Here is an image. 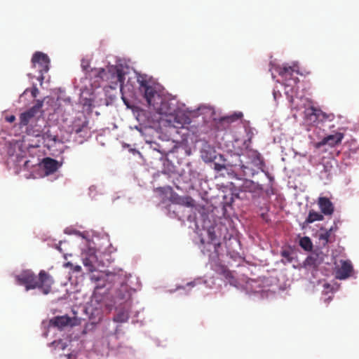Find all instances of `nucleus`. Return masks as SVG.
Returning a JSON list of instances; mask_svg holds the SVG:
<instances>
[{"label": "nucleus", "instance_id": "nucleus-11", "mask_svg": "<svg viewBox=\"0 0 359 359\" xmlns=\"http://www.w3.org/2000/svg\"><path fill=\"white\" fill-rule=\"evenodd\" d=\"M50 325L60 330L67 326L72 325V319L67 316H55L53 318L50 320Z\"/></svg>", "mask_w": 359, "mask_h": 359}, {"label": "nucleus", "instance_id": "nucleus-26", "mask_svg": "<svg viewBox=\"0 0 359 359\" xmlns=\"http://www.w3.org/2000/svg\"><path fill=\"white\" fill-rule=\"evenodd\" d=\"M66 268H70L74 272H80L81 271V266L79 265H74L71 262H67L64 264Z\"/></svg>", "mask_w": 359, "mask_h": 359}, {"label": "nucleus", "instance_id": "nucleus-23", "mask_svg": "<svg viewBox=\"0 0 359 359\" xmlns=\"http://www.w3.org/2000/svg\"><path fill=\"white\" fill-rule=\"evenodd\" d=\"M243 117V114L241 112L234 113L232 115L228 116L224 118V120L228 122H233L238 119H241Z\"/></svg>", "mask_w": 359, "mask_h": 359}, {"label": "nucleus", "instance_id": "nucleus-39", "mask_svg": "<svg viewBox=\"0 0 359 359\" xmlns=\"http://www.w3.org/2000/svg\"><path fill=\"white\" fill-rule=\"evenodd\" d=\"M103 286H104L103 285H97V287H102Z\"/></svg>", "mask_w": 359, "mask_h": 359}, {"label": "nucleus", "instance_id": "nucleus-33", "mask_svg": "<svg viewBox=\"0 0 359 359\" xmlns=\"http://www.w3.org/2000/svg\"><path fill=\"white\" fill-rule=\"evenodd\" d=\"M121 290L124 292H127V285H121Z\"/></svg>", "mask_w": 359, "mask_h": 359}, {"label": "nucleus", "instance_id": "nucleus-7", "mask_svg": "<svg viewBox=\"0 0 359 359\" xmlns=\"http://www.w3.org/2000/svg\"><path fill=\"white\" fill-rule=\"evenodd\" d=\"M353 271V266L348 260H341V266L336 268L335 277L339 280L348 278Z\"/></svg>", "mask_w": 359, "mask_h": 359}, {"label": "nucleus", "instance_id": "nucleus-5", "mask_svg": "<svg viewBox=\"0 0 359 359\" xmlns=\"http://www.w3.org/2000/svg\"><path fill=\"white\" fill-rule=\"evenodd\" d=\"M208 241L207 245L203 247V252H210L213 250V252L210 254L209 256L212 258H218L219 255V248L221 247V243L217 239L213 228H209L207 231Z\"/></svg>", "mask_w": 359, "mask_h": 359}, {"label": "nucleus", "instance_id": "nucleus-36", "mask_svg": "<svg viewBox=\"0 0 359 359\" xmlns=\"http://www.w3.org/2000/svg\"><path fill=\"white\" fill-rule=\"evenodd\" d=\"M262 217L263 219H265V215L264 214H262Z\"/></svg>", "mask_w": 359, "mask_h": 359}, {"label": "nucleus", "instance_id": "nucleus-4", "mask_svg": "<svg viewBox=\"0 0 359 359\" xmlns=\"http://www.w3.org/2000/svg\"><path fill=\"white\" fill-rule=\"evenodd\" d=\"M304 121L306 124L311 126H317L320 123L334 119L333 114H327L321 109L311 106L304 110Z\"/></svg>", "mask_w": 359, "mask_h": 359}, {"label": "nucleus", "instance_id": "nucleus-37", "mask_svg": "<svg viewBox=\"0 0 359 359\" xmlns=\"http://www.w3.org/2000/svg\"><path fill=\"white\" fill-rule=\"evenodd\" d=\"M201 243H202V244H204V243H205V242H204L203 239H201Z\"/></svg>", "mask_w": 359, "mask_h": 359}, {"label": "nucleus", "instance_id": "nucleus-18", "mask_svg": "<svg viewBox=\"0 0 359 359\" xmlns=\"http://www.w3.org/2000/svg\"><path fill=\"white\" fill-rule=\"evenodd\" d=\"M323 219V215L321 213L311 210L309 211V215L306 219V222L307 224H311L316 221H322Z\"/></svg>", "mask_w": 359, "mask_h": 359}, {"label": "nucleus", "instance_id": "nucleus-35", "mask_svg": "<svg viewBox=\"0 0 359 359\" xmlns=\"http://www.w3.org/2000/svg\"><path fill=\"white\" fill-rule=\"evenodd\" d=\"M205 158L207 159V161H212V156H210V157L205 156Z\"/></svg>", "mask_w": 359, "mask_h": 359}, {"label": "nucleus", "instance_id": "nucleus-38", "mask_svg": "<svg viewBox=\"0 0 359 359\" xmlns=\"http://www.w3.org/2000/svg\"><path fill=\"white\" fill-rule=\"evenodd\" d=\"M273 95H274V97H276V91H274V93H273Z\"/></svg>", "mask_w": 359, "mask_h": 359}, {"label": "nucleus", "instance_id": "nucleus-28", "mask_svg": "<svg viewBox=\"0 0 359 359\" xmlns=\"http://www.w3.org/2000/svg\"><path fill=\"white\" fill-rule=\"evenodd\" d=\"M83 265L88 268L89 271H93L95 269L94 266L88 259H85L83 260Z\"/></svg>", "mask_w": 359, "mask_h": 359}, {"label": "nucleus", "instance_id": "nucleus-32", "mask_svg": "<svg viewBox=\"0 0 359 359\" xmlns=\"http://www.w3.org/2000/svg\"><path fill=\"white\" fill-rule=\"evenodd\" d=\"M333 299L332 296H329L327 299H325V302L328 304L330 302H331Z\"/></svg>", "mask_w": 359, "mask_h": 359}, {"label": "nucleus", "instance_id": "nucleus-9", "mask_svg": "<svg viewBox=\"0 0 359 359\" xmlns=\"http://www.w3.org/2000/svg\"><path fill=\"white\" fill-rule=\"evenodd\" d=\"M191 114L193 116H203V118L205 121L215 119V109L210 106H200L197 108L196 111H192Z\"/></svg>", "mask_w": 359, "mask_h": 359}, {"label": "nucleus", "instance_id": "nucleus-31", "mask_svg": "<svg viewBox=\"0 0 359 359\" xmlns=\"http://www.w3.org/2000/svg\"><path fill=\"white\" fill-rule=\"evenodd\" d=\"M117 297L121 299H126V294H122V293H120V294H117Z\"/></svg>", "mask_w": 359, "mask_h": 359}, {"label": "nucleus", "instance_id": "nucleus-25", "mask_svg": "<svg viewBox=\"0 0 359 359\" xmlns=\"http://www.w3.org/2000/svg\"><path fill=\"white\" fill-rule=\"evenodd\" d=\"M51 345L54 346L55 348H57L62 350H64L67 347V344L62 339L53 341Z\"/></svg>", "mask_w": 359, "mask_h": 359}, {"label": "nucleus", "instance_id": "nucleus-22", "mask_svg": "<svg viewBox=\"0 0 359 359\" xmlns=\"http://www.w3.org/2000/svg\"><path fill=\"white\" fill-rule=\"evenodd\" d=\"M243 117V114L241 112L234 113L232 115L228 116L224 118V120L228 122H233L238 119H241Z\"/></svg>", "mask_w": 359, "mask_h": 359}, {"label": "nucleus", "instance_id": "nucleus-10", "mask_svg": "<svg viewBox=\"0 0 359 359\" xmlns=\"http://www.w3.org/2000/svg\"><path fill=\"white\" fill-rule=\"evenodd\" d=\"M318 204L321 212L325 215H331L334 212V205L330 200L326 197H320Z\"/></svg>", "mask_w": 359, "mask_h": 359}, {"label": "nucleus", "instance_id": "nucleus-13", "mask_svg": "<svg viewBox=\"0 0 359 359\" xmlns=\"http://www.w3.org/2000/svg\"><path fill=\"white\" fill-rule=\"evenodd\" d=\"M171 201L175 204L184 205L188 208H192L195 205L194 200L189 196H173L172 197Z\"/></svg>", "mask_w": 359, "mask_h": 359}, {"label": "nucleus", "instance_id": "nucleus-40", "mask_svg": "<svg viewBox=\"0 0 359 359\" xmlns=\"http://www.w3.org/2000/svg\"><path fill=\"white\" fill-rule=\"evenodd\" d=\"M57 248L60 251H61V248H60L59 246H58V247H57Z\"/></svg>", "mask_w": 359, "mask_h": 359}, {"label": "nucleus", "instance_id": "nucleus-24", "mask_svg": "<svg viewBox=\"0 0 359 359\" xmlns=\"http://www.w3.org/2000/svg\"><path fill=\"white\" fill-rule=\"evenodd\" d=\"M281 256L286 259L287 262H292L293 260V257H292V253L290 250H284L280 253Z\"/></svg>", "mask_w": 359, "mask_h": 359}, {"label": "nucleus", "instance_id": "nucleus-19", "mask_svg": "<svg viewBox=\"0 0 359 359\" xmlns=\"http://www.w3.org/2000/svg\"><path fill=\"white\" fill-rule=\"evenodd\" d=\"M299 245L306 251L311 250L313 247L311 240L307 236H304L300 239Z\"/></svg>", "mask_w": 359, "mask_h": 359}, {"label": "nucleus", "instance_id": "nucleus-1", "mask_svg": "<svg viewBox=\"0 0 359 359\" xmlns=\"http://www.w3.org/2000/svg\"><path fill=\"white\" fill-rule=\"evenodd\" d=\"M124 104L133 108L138 103H144L154 108L160 114L172 115L175 111L169 102L170 94L165 91H120Z\"/></svg>", "mask_w": 359, "mask_h": 359}, {"label": "nucleus", "instance_id": "nucleus-2", "mask_svg": "<svg viewBox=\"0 0 359 359\" xmlns=\"http://www.w3.org/2000/svg\"><path fill=\"white\" fill-rule=\"evenodd\" d=\"M15 279L18 285L25 287L26 290L39 288L44 294L50 292L54 283L53 277L43 270L39 272L38 277L31 270H25L16 276Z\"/></svg>", "mask_w": 359, "mask_h": 359}, {"label": "nucleus", "instance_id": "nucleus-14", "mask_svg": "<svg viewBox=\"0 0 359 359\" xmlns=\"http://www.w3.org/2000/svg\"><path fill=\"white\" fill-rule=\"evenodd\" d=\"M239 191L241 192L255 193L259 189V184L250 180H244L239 186Z\"/></svg>", "mask_w": 359, "mask_h": 359}, {"label": "nucleus", "instance_id": "nucleus-16", "mask_svg": "<svg viewBox=\"0 0 359 359\" xmlns=\"http://www.w3.org/2000/svg\"><path fill=\"white\" fill-rule=\"evenodd\" d=\"M213 269L217 273L223 276L226 279L233 278L231 272L228 268L220 263H216L213 266Z\"/></svg>", "mask_w": 359, "mask_h": 359}, {"label": "nucleus", "instance_id": "nucleus-27", "mask_svg": "<svg viewBox=\"0 0 359 359\" xmlns=\"http://www.w3.org/2000/svg\"><path fill=\"white\" fill-rule=\"evenodd\" d=\"M323 170L325 173H327V177H329L331 174H332V165H331V163L330 162H326L324 165H323Z\"/></svg>", "mask_w": 359, "mask_h": 359}, {"label": "nucleus", "instance_id": "nucleus-15", "mask_svg": "<svg viewBox=\"0 0 359 359\" xmlns=\"http://www.w3.org/2000/svg\"><path fill=\"white\" fill-rule=\"evenodd\" d=\"M344 138V135L341 133H337L334 135H330L325 137H324L321 142L322 144H328L331 147H334L336 144H339L342 139Z\"/></svg>", "mask_w": 359, "mask_h": 359}, {"label": "nucleus", "instance_id": "nucleus-30", "mask_svg": "<svg viewBox=\"0 0 359 359\" xmlns=\"http://www.w3.org/2000/svg\"><path fill=\"white\" fill-rule=\"evenodd\" d=\"M15 120V117L13 115L6 117V121L9 123H13Z\"/></svg>", "mask_w": 359, "mask_h": 359}, {"label": "nucleus", "instance_id": "nucleus-21", "mask_svg": "<svg viewBox=\"0 0 359 359\" xmlns=\"http://www.w3.org/2000/svg\"><path fill=\"white\" fill-rule=\"evenodd\" d=\"M128 315L124 311L118 312L114 318V320L118 323H125L128 320Z\"/></svg>", "mask_w": 359, "mask_h": 359}, {"label": "nucleus", "instance_id": "nucleus-12", "mask_svg": "<svg viewBox=\"0 0 359 359\" xmlns=\"http://www.w3.org/2000/svg\"><path fill=\"white\" fill-rule=\"evenodd\" d=\"M42 165L45 171L46 175H50L57 170L60 167V164L57 161L47 157L43 158Z\"/></svg>", "mask_w": 359, "mask_h": 359}, {"label": "nucleus", "instance_id": "nucleus-34", "mask_svg": "<svg viewBox=\"0 0 359 359\" xmlns=\"http://www.w3.org/2000/svg\"><path fill=\"white\" fill-rule=\"evenodd\" d=\"M38 92H39V91H35V90L32 91V95H33V96H34V97H36V93H37Z\"/></svg>", "mask_w": 359, "mask_h": 359}, {"label": "nucleus", "instance_id": "nucleus-8", "mask_svg": "<svg viewBox=\"0 0 359 359\" xmlns=\"http://www.w3.org/2000/svg\"><path fill=\"white\" fill-rule=\"evenodd\" d=\"M326 257L322 251L316 250L312 252L311 255L306 259L305 265L307 266L316 268L321 264Z\"/></svg>", "mask_w": 359, "mask_h": 359}, {"label": "nucleus", "instance_id": "nucleus-3", "mask_svg": "<svg viewBox=\"0 0 359 359\" xmlns=\"http://www.w3.org/2000/svg\"><path fill=\"white\" fill-rule=\"evenodd\" d=\"M248 161L245 163L241 160L239 165L245 176H254L259 170L264 172L265 163L261 154L255 150H250L247 152Z\"/></svg>", "mask_w": 359, "mask_h": 359}, {"label": "nucleus", "instance_id": "nucleus-17", "mask_svg": "<svg viewBox=\"0 0 359 359\" xmlns=\"http://www.w3.org/2000/svg\"><path fill=\"white\" fill-rule=\"evenodd\" d=\"M332 228H330L329 230L321 229V232L319 234V240L322 242L323 246H325L328 243L332 241Z\"/></svg>", "mask_w": 359, "mask_h": 359}, {"label": "nucleus", "instance_id": "nucleus-29", "mask_svg": "<svg viewBox=\"0 0 359 359\" xmlns=\"http://www.w3.org/2000/svg\"><path fill=\"white\" fill-rule=\"evenodd\" d=\"M90 279L94 282H98L101 280V277L99 275L93 274L90 276Z\"/></svg>", "mask_w": 359, "mask_h": 359}, {"label": "nucleus", "instance_id": "nucleus-6", "mask_svg": "<svg viewBox=\"0 0 359 359\" xmlns=\"http://www.w3.org/2000/svg\"><path fill=\"white\" fill-rule=\"evenodd\" d=\"M42 107L41 102H38L20 116V126H26L39 112Z\"/></svg>", "mask_w": 359, "mask_h": 359}, {"label": "nucleus", "instance_id": "nucleus-20", "mask_svg": "<svg viewBox=\"0 0 359 359\" xmlns=\"http://www.w3.org/2000/svg\"><path fill=\"white\" fill-rule=\"evenodd\" d=\"M174 119L175 122L179 125H184L190 123V118L184 114H181V113L176 114Z\"/></svg>", "mask_w": 359, "mask_h": 359}]
</instances>
